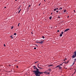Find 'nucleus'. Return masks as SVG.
<instances>
[{
	"mask_svg": "<svg viewBox=\"0 0 76 76\" xmlns=\"http://www.w3.org/2000/svg\"><path fill=\"white\" fill-rule=\"evenodd\" d=\"M36 75L37 76V75H42V73H44V72H40L39 71H36Z\"/></svg>",
	"mask_w": 76,
	"mask_h": 76,
	"instance_id": "1",
	"label": "nucleus"
},
{
	"mask_svg": "<svg viewBox=\"0 0 76 76\" xmlns=\"http://www.w3.org/2000/svg\"><path fill=\"white\" fill-rule=\"evenodd\" d=\"M69 30H70V29L69 28L66 29L64 31V32H67V31H68Z\"/></svg>",
	"mask_w": 76,
	"mask_h": 76,
	"instance_id": "2",
	"label": "nucleus"
},
{
	"mask_svg": "<svg viewBox=\"0 0 76 76\" xmlns=\"http://www.w3.org/2000/svg\"><path fill=\"white\" fill-rule=\"evenodd\" d=\"M36 69H37V71H33V72H34V73H36V72H37V71L38 72H39V71H38V70H39V69H38L37 68H36Z\"/></svg>",
	"mask_w": 76,
	"mask_h": 76,
	"instance_id": "3",
	"label": "nucleus"
},
{
	"mask_svg": "<svg viewBox=\"0 0 76 76\" xmlns=\"http://www.w3.org/2000/svg\"><path fill=\"white\" fill-rule=\"evenodd\" d=\"M43 42H44V41H41L40 42H38V43H39L40 44H42V43H43Z\"/></svg>",
	"mask_w": 76,
	"mask_h": 76,
	"instance_id": "4",
	"label": "nucleus"
},
{
	"mask_svg": "<svg viewBox=\"0 0 76 76\" xmlns=\"http://www.w3.org/2000/svg\"><path fill=\"white\" fill-rule=\"evenodd\" d=\"M53 66V65H49L48 66V67H50V66Z\"/></svg>",
	"mask_w": 76,
	"mask_h": 76,
	"instance_id": "5",
	"label": "nucleus"
},
{
	"mask_svg": "<svg viewBox=\"0 0 76 76\" xmlns=\"http://www.w3.org/2000/svg\"><path fill=\"white\" fill-rule=\"evenodd\" d=\"M34 69H37V68L36 67V66H34Z\"/></svg>",
	"mask_w": 76,
	"mask_h": 76,
	"instance_id": "6",
	"label": "nucleus"
},
{
	"mask_svg": "<svg viewBox=\"0 0 76 76\" xmlns=\"http://www.w3.org/2000/svg\"><path fill=\"white\" fill-rule=\"evenodd\" d=\"M36 74H37L36 73H35V75H36V76H40V75H37Z\"/></svg>",
	"mask_w": 76,
	"mask_h": 76,
	"instance_id": "7",
	"label": "nucleus"
},
{
	"mask_svg": "<svg viewBox=\"0 0 76 76\" xmlns=\"http://www.w3.org/2000/svg\"><path fill=\"white\" fill-rule=\"evenodd\" d=\"M61 67V66H60L59 65H58L57 66V67Z\"/></svg>",
	"mask_w": 76,
	"mask_h": 76,
	"instance_id": "8",
	"label": "nucleus"
},
{
	"mask_svg": "<svg viewBox=\"0 0 76 76\" xmlns=\"http://www.w3.org/2000/svg\"><path fill=\"white\" fill-rule=\"evenodd\" d=\"M52 18V17H50V18H49V19H50V20H51V19Z\"/></svg>",
	"mask_w": 76,
	"mask_h": 76,
	"instance_id": "9",
	"label": "nucleus"
},
{
	"mask_svg": "<svg viewBox=\"0 0 76 76\" xmlns=\"http://www.w3.org/2000/svg\"><path fill=\"white\" fill-rule=\"evenodd\" d=\"M62 34H60V37H62Z\"/></svg>",
	"mask_w": 76,
	"mask_h": 76,
	"instance_id": "10",
	"label": "nucleus"
},
{
	"mask_svg": "<svg viewBox=\"0 0 76 76\" xmlns=\"http://www.w3.org/2000/svg\"><path fill=\"white\" fill-rule=\"evenodd\" d=\"M20 11H21V9L18 12V13H20Z\"/></svg>",
	"mask_w": 76,
	"mask_h": 76,
	"instance_id": "11",
	"label": "nucleus"
},
{
	"mask_svg": "<svg viewBox=\"0 0 76 76\" xmlns=\"http://www.w3.org/2000/svg\"><path fill=\"white\" fill-rule=\"evenodd\" d=\"M75 62H76V60H74V62L73 63V64H72V65H73V64H75Z\"/></svg>",
	"mask_w": 76,
	"mask_h": 76,
	"instance_id": "12",
	"label": "nucleus"
},
{
	"mask_svg": "<svg viewBox=\"0 0 76 76\" xmlns=\"http://www.w3.org/2000/svg\"><path fill=\"white\" fill-rule=\"evenodd\" d=\"M69 63V61H67V62H65V63H66V64H67V63Z\"/></svg>",
	"mask_w": 76,
	"mask_h": 76,
	"instance_id": "13",
	"label": "nucleus"
},
{
	"mask_svg": "<svg viewBox=\"0 0 76 76\" xmlns=\"http://www.w3.org/2000/svg\"><path fill=\"white\" fill-rule=\"evenodd\" d=\"M38 68H39V69H42V68H40V67H39V66H38Z\"/></svg>",
	"mask_w": 76,
	"mask_h": 76,
	"instance_id": "14",
	"label": "nucleus"
},
{
	"mask_svg": "<svg viewBox=\"0 0 76 76\" xmlns=\"http://www.w3.org/2000/svg\"><path fill=\"white\" fill-rule=\"evenodd\" d=\"M16 35V33H15L14 34V35Z\"/></svg>",
	"mask_w": 76,
	"mask_h": 76,
	"instance_id": "15",
	"label": "nucleus"
},
{
	"mask_svg": "<svg viewBox=\"0 0 76 76\" xmlns=\"http://www.w3.org/2000/svg\"><path fill=\"white\" fill-rule=\"evenodd\" d=\"M66 12V10H64V12Z\"/></svg>",
	"mask_w": 76,
	"mask_h": 76,
	"instance_id": "16",
	"label": "nucleus"
},
{
	"mask_svg": "<svg viewBox=\"0 0 76 76\" xmlns=\"http://www.w3.org/2000/svg\"><path fill=\"white\" fill-rule=\"evenodd\" d=\"M42 38H43V39H44V38H45V37L44 36H42Z\"/></svg>",
	"mask_w": 76,
	"mask_h": 76,
	"instance_id": "17",
	"label": "nucleus"
},
{
	"mask_svg": "<svg viewBox=\"0 0 76 76\" xmlns=\"http://www.w3.org/2000/svg\"><path fill=\"white\" fill-rule=\"evenodd\" d=\"M20 24V23H19L18 25V26H19V25Z\"/></svg>",
	"mask_w": 76,
	"mask_h": 76,
	"instance_id": "18",
	"label": "nucleus"
},
{
	"mask_svg": "<svg viewBox=\"0 0 76 76\" xmlns=\"http://www.w3.org/2000/svg\"><path fill=\"white\" fill-rule=\"evenodd\" d=\"M59 69H61V67H59Z\"/></svg>",
	"mask_w": 76,
	"mask_h": 76,
	"instance_id": "19",
	"label": "nucleus"
},
{
	"mask_svg": "<svg viewBox=\"0 0 76 76\" xmlns=\"http://www.w3.org/2000/svg\"><path fill=\"white\" fill-rule=\"evenodd\" d=\"M56 8H55L54 10V11H56Z\"/></svg>",
	"mask_w": 76,
	"mask_h": 76,
	"instance_id": "20",
	"label": "nucleus"
},
{
	"mask_svg": "<svg viewBox=\"0 0 76 76\" xmlns=\"http://www.w3.org/2000/svg\"><path fill=\"white\" fill-rule=\"evenodd\" d=\"M59 65L60 66H62V64H60Z\"/></svg>",
	"mask_w": 76,
	"mask_h": 76,
	"instance_id": "21",
	"label": "nucleus"
},
{
	"mask_svg": "<svg viewBox=\"0 0 76 76\" xmlns=\"http://www.w3.org/2000/svg\"><path fill=\"white\" fill-rule=\"evenodd\" d=\"M55 9H56V10H58V8H55Z\"/></svg>",
	"mask_w": 76,
	"mask_h": 76,
	"instance_id": "22",
	"label": "nucleus"
},
{
	"mask_svg": "<svg viewBox=\"0 0 76 76\" xmlns=\"http://www.w3.org/2000/svg\"><path fill=\"white\" fill-rule=\"evenodd\" d=\"M34 50H36V49H37V48H34Z\"/></svg>",
	"mask_w": 76,
	"mask_h": 76,
	"instance_id": "23",
	"label": "nucleus"
},
{
	"mask_svg": "<svg viewBox=\"0 0 76 76\" xmlns=\"http://www.w3.org/2000/svg\"><path fill=\"white\" fill-rule=\"evenodd\" d=\"M64 34V32H62V34Z\"/></svg>",
	"mask_w": 76,
	"mask_h": 76,
	"instance_id": "24",
	"label": "nucleus"
},
{
	"mask_svg": "<svg viewBox=\"0 0 76 76\" xmlns=\"http://www.w3.org/2000/svg\"><path fill=\"white\" fill-rule=\"evenodd\" d=\"M57 18H58H58H60V17H58Z\"/></svg>",
	"mask_w": 76,
	"mask_h": 76,
	"instance_id": "25",
	"label": "nucleus"
},
{
	"mask_svg": "<svg viewBox=\"0 0 76 76\" xmlns=\"http://www.w3.org/2000/svg\"><path fill=\"white\" fill-rule=\"evenodd\" d=\"M4 47H6V45H5V44H4Z\"/></svg>",
	"mask_w": 76,
	"mask_h": 76,
	"instance_id": "26",
	"label": "nucleus"
},
{
	"mask_svg": "<svg viewBox=\"0 0 76 76\" xmlns=\"http://www.w3.org/2000/svg\"><path fill=\"white\" fill-rule=\"evenodd\" d=\"M13 27H11V29H13Z\"/></svg>",
	"mask_w": 76,
	"mask_h": 76,
	"instance_id": "27",
	"label": "nucleus"
},
{
	"mask_svg": "<svg viewBox=\"0 0 76 76\" xmlns=\"http://www.w3.org/2000/svg\"><path fill=\"white\" fill-rule=\"evenodd\" d=\"M43 73H46V72H42Z\"/></svg>",
	"mask_w": 76,
	"mask_h": 76,
	"instance_id": "28",
	"label": "nucleus"
},
{
	"mask_svg": "<svg viewBox=\"0 0 76 76\" xmlns=\"http://www.w3.org/2000/svg\"><path fill=\"white\" fill-rule=\"evenodd\" d=\"M30 6H31V5H29V6H28V7H30Z\"/></svg>",
	"mask_w": 76,
	"mask_h": 76,
	"instance_id": "29",
	"label": "nucleus"
},
{
	"mask_svg": "<svg viewBox=\"0 0 76 76\" xmlns=\"http://www.w3.org/2000/svg\"><path fill=\"white\" fill-rule=\"evenodd\" d=\"M57 32H60V31L59 30H58L57 31Z\"/></svg>",
	"mask_w": 76,
	"mask_h": 76,
	"instance_id": "30",
	"label": "nucleus"
},
{
	"mask_svg": "<svg viewBox=\"0 0 76 76\" xmlns=\"http://www.w3.org/2000/svg\"><path fill=\"white\" fill-rule=\"evenodd\" d=\"M60 9L61 10V9H62V8L61 7L60 8Z\"/></svg>",
	"mask_w": 76,
	"mask_h": 76,
	"instance_id": "31",
	"label": "nucleus"
},
{
	"mask_svg": "<svg viewBox=\"0 0 76 76\" xmlns=\"http://www.w3.org/2000/svg\"><path fill=\"white\" fill-rule=\"evenodd\" d=\"M40 5H41V3L39 4V6Z\"/></svg>",
	"mask_w": 76,
	"mask_h": 76,
	"instance_id": "32",
	"label": "nucleus"
},
{
	"mask_svg": "<svg viewBox=\"0 0 76 76\" xmlns=\"http://www.w3.org/2000/svg\"><path fill=\"white\" fill-rule=\"evenodd\" d=\"M38 62H36L35 63H37Z\"/></svg>",
	"mask_w": 76,
	"mask_h": 76,
	"instance_id": "33",
	"label": "nucleus"
},
{
	"mask_svg": "<svg viewBox=\"0 0 76 76\" xmlns=\"http://www.w3.org/2000/svg\"><path fill=\"white\" fill-rule=\"evenodd\" d=\"M74 12H76V11L75 10H74Z\"/></svg>",
	"mask_w": 76,
	"mask_h": 76,
	"instance_id": "34",
	"label": "nucleus"
},
{
	"mask_svg": "<svg viewBox=\"0 0 76 76\" xmlns=\"http://www.w3.org/2000/svg\"><path fill=\"white\" fill-rule=\"evenodd\" d=\"M13 37V36H10V37Z\"/></svg>",
	"mask_w": 76,
	"mask_h": 76,
	"instance_id": "35",
	"label": "nucleus"
},
{
	"mask_svg": "<svg viewBox=\"0 0 76 76\" xmlns=\"http://www.w3.org/2000/svg\"><path fill=\"white\" fill-rule=\"evenodd\" d=\"M58 11H56V12H57V13H58Z\"/></svg>",
	"mask_w": 76,
	"mask_h": 76,
	"instance_id": "36",
	"label": "nucleus"
},
{
	"mask_svg": "<svg viewBox=\"0 0 76 76\" xmlns=\"http://www.w3.org/2000/svg\"><path fill=\"white\" fill-rule=\"evenodd\" d=\"M9 66H11V65H9Z\"/></svg>",
	"mask_w": 76,
	"mask_h": 76,
	"instance_id": "37",
	"label": "nucleus"
},
{
	"mask_svg": "<svg viewBox=\"0 0 76 76\" xmlns=\"http://www.w3.org/2000/svg\"><path fill=\"white\" fill-rule=\"evenodd\" d=\"M17 68H18V66H17Z\"/></svg>",
	"mask_w": 76,
	"mask_h": 76,
	"instance_id": "38",
	"label": "nucleus"
},
{
	"mask_svg": "<svg viewBox=\"0 0 76 76\" xmlns=\"http://www.w3.org/2000/svg\"><path fill=\"white\" fill-rule=\"evenodd\" d=\"M64 61H65V60H66V59H65L64 60Z\"/></svg>",
	"mask_w": 76,
	"mask_h": 76,
	"instance_id": "39",
	"label": "nucleus"
},
{
	"mask_svg": "<svg viewBox=\"0 0 76 76\" xmlns=\"http://www.w3.org/2000/svg\"><path fill=\"white\" fill-rule=\"evenodd\" d=\"M48 74H50V72H48Z\"/></svg>",
	"mask_w": 76,
	"mask_h": 76,
	"instance_id": "40",
	"label": "nucleus"
},
{
	"mask_svg": "<svg viewBox=\"0 0 76 76\" xmlns=\"http://www.w3.org/2000/svg\"><path fill=\"white\" fill-rule=\"evenodd\" d=\"M65 60H67V59H66H66H65Z\"/></svg>",
	"mask_w": 76,
	"mask_h": 76,
	"instance_id": "41",
	"label": "nucleus"
},
{
	"mask_svg": "<svg viewBox=\"0 0 76 76\" xmlns=\"http://www.w3.org/2000/svg\"><path fill=\"white\" fill-rule=\"evenodd\" d=\"M31 34H33V33L31 32Z\"/></svg>",
	"mask_w": 76,
	"mask_h": 76,
	"instance_id": "42",
	"label": "nucleus"
},
{
	"mask_svg": "<svg viewBox=\"0 0 76 76\" xmlns=\"http://www.w3.org/2000/svg\"><path fill=\"white\" fill-rule=\"evenodd\" d=\"M12 38H13L12 37H11Z\"/></svg>",
	"mask_w": 76,
	"mask_h": 76,
	"instance_id": "43",
	"label": "nucleus"
},
{
	"mask_svg": "<svg viewBox=\"0 0 76 76\" xmlns=\"http://www.w3.org/2000/svg\"><path fill=\"white\" fill-rule=\"evenodd\" d=\"M57 67H57V66H56V67L55 68H57Z\"/></svg>",
	"mask_w": 76,
	"mask_h": 76,
	"instance_id": "44",
	"label": "nucleus"
},
{
	"mask_svg": "<svg viewBox=\"0 0 76 76\" xmlns=\"http://www.w3.org/2000/svg\"><path fill=\"white\" fill-rule=\"evenodd\" d=\"M4 8H6V7H5Z\"/></svg>",
	"mask_w": 76,
	"mask_h": 76,
	"instance_id": "45",
	"label": "nucleus"
},
{
	"mask_svg": "<svg viewBox=\"0 0 76 76\" xmlns=\"http://www.w3.org/2000/svg\"><path fill=\"white\" fill-rule=\"evenodd\" d=\"M53 14V13H51V14L52 15Z\"/></svg>",
	"mask_w": 76,
	"mask_h": 76,
	"instance_id": "46",
	"label": "nucleus"
},
{
	"mask_svg": "<svg viewBox=\"0 0 76 76\" xmlns=\"http://www.w3.org/2000/svg\"><path fill=\"white\" fill-rule=\"evenodd\" d=\"M17 0H15V1H17Z\"/></svg>",
	"mask_w": 76,
	"mask_h": 76,
	"instance_id": "47",
	"label": "nucleus"
},
{
	"mask_svg": "<svg viewBox=\"0 0 76 76\" xmlns=\"http://www.w3.org/2000/svg\"><path fill=\"white\" fill-rule=\"evenodd\" d=\"M67 18H69V16H68L67 17Z\"/></svg>",
	"mask_w": 76,
	"mask_h": 76,
	"instance_id": "48",
	"label": "nucleus"
},
{
	"mask_svg": "<svg viewBox=\"0 0 76 76\" xmlns=\"http://www.w3.org/2000/svg\"><path fill=\"white\" fill-rule=\"evenodd\" d=\"M36 45L37 46V47H38V46H37V45Z\"/></svg>",
	"mask_w": 76,
	"mask_h": 76,
	"instance_id": "49",
	"label": "nucleus"
},
{
	"mask_svg": "<svg viewBox=\"0 0 76 76\" xmlns=\"http://www.w3.org/2000/svg\"><path fill=\"white\" fill-rule=\"evenodd\" d=\"M75 58H74V60H75Z\"/></svg>",
	"mask_w": 76,
	"mask_h": 76,
	"instance_id": "50",
	"label": "nucleus"
},
{
	"mask_svg": "<svg viewBox=\"0 0 76 76\" xmlns=\"http://www.w3.org/2000/svg\"><path fill=\"white\" fill-rule=\"evenodd\" d=\"M45 1V0H44V1Z\"/></svg>",
	"mask_w": 76,
	"mask_h": 76,
	"instance_id": "51",
	"label": "nucleus"
},
{
	"mask_svg": "<svg viewBox=\"0 0 76 76\" xmlns=\"http://www.w3.org/2000/svg\"><path fill=\"white\" fill-rule=\"evenodd\" d=\"M19 9H20V7H19Z\"/></svg>",
	"mask_w": 76,
	"mask_h": 76,
	"instance_id": "52",
	"label": "nucleus"
},
{
	"mask_svg": "<svg viewBox=\"0 0 76 76\" xmlns=\"http://www.w3.org/2000/svg\"><path fill=\"white\" fill-rule=\"evenodd\" d=\"M17 13V12L16 13Z\"/></svg>",
	"mask_w": 76,
	"mask_h": 76,
	"instance_id": "53",
	"label": "nucleus"
},
{
	"mask_svg": "<svg viewBox=\"0 0 76 76\" xmlns=\"http://www.w3.org/2000/svg\"><path fill=\"white\" fill-rule=\"evenodd\" d=\"M51 28H52V27H51Z\"/></svg>",
	"mask_w": 76,
	"mask_h": 76,
	"instance_id": "54",
	"label": "nucleus"
}]
</instances>
